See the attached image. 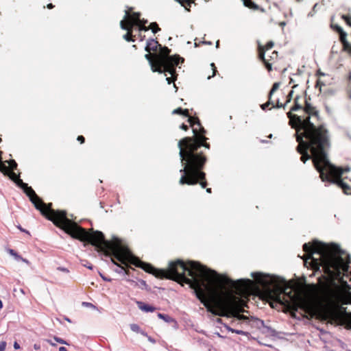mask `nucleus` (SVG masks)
<instances>
[{
    "mask_svg": "<svg viewBox=\"0 0 351 351\" xmlns=\"http://www.w3.org/2000/svg\"><path fill=\"white\" fill-rule=\"evenodd\" d=\"M86 237L79 238L74 237L73 232H68L73 238L82 241L88 242L95 245L99 251L104 252L106 255H112L111 261L117 267L115 272L123 275L128 274V271L123 266L115 262L114 259L126 264L130 262L136 267L142 268L146 272L152 274L157 278H168L184 282L195 289L202 290V287H210L215 290L228 289L237 294H243L252 291L254 288V281L250 279H239L233 280L226 276L219 275L215 271L208 269L198 262L189 261L184 263L181 260L170 262L167 269H160L154 267L151 264L146 263L136 258L130 250L121 245L118 238H114V242L107 241L104 234L100 231L88 232L83 228Z\"/></svg>",
    "mask_w": 351,
    "mask_h": 351,
    "instance_id": "1",
    "label": "nucleus"
},
{
    "mask_svg": "<svg viewBox=\"0 0 351 351\" xmlns=\"http://www.w3.org/2000/svg\"><path fill=\"white\" fill-rule=\"evenodd\" d=\"M303 250L307 254L302 258L304 264L311 259L313 268L319 269L322 267L324 273L330 278L339 277L341 271L348 269L350 255L337 245L314 241L312 244L304 243Z\"/></svg>",
    "mask_w": 351,
    "mask_h": 351,
    "instance_id": "2",
    "label": "nucleus"
},
{
    "mask_svg": "<svg viewBox=\"0 0 351 351\" xmlns=\"http://www.w3.org/2000/svg\"><path fill=\"white\" fill-rule=\"evenodd\" d=\"M207 138L204 135L197 137H185L179 141V156L183 168L180 170L182 173L179 183L182 185L196 184L198 178L204 179L206 174L201 170L203 169L207 158L198 149L202 147L210 149V144L206 143Z\"/></svg>",
    "mask_w": 351,
    "mask_h": 351,
    "instance_id": "3",
    "label": "nucleus"
},
{
    "mask_svg": "<svg viewBox=\"0 0 351 351\" xmlns=\"http://www.w3.org/2000/svg\"><path fill=\"white\" fill-rule=\"evenodd\" d=\"M304 112L305 115L303 116L293 114L291 112H287L289 125L296 131L298 130L299 132H304L306 135L311 149L315 150V147H319L323 150L328 145V130L324 125L316 127L315 123L311 121V119L318 120L319 114L318 111L306 101Z\"/></svg>",
    "mask_w": 351,
    "mask_h": 351,
    "instance_id": "4",
    "label": "nucleus"
},
{
    "mask_svg": "<svg viewBox=\"0 0 351 351\" xmlns=\"http://www.w3.org/2000/svg\"><path fill=\"white\" fill-rule=\"evenodd\" d=\"M20 187L29 197V200L34 205L35 208L40 210L42 215L45 216L49 220L53 221L56 226L63 229L66 233L73 232L74 237L79 238H84L86 237L83 228L68 219L65 211L53 210L51 208V204L46 205L36 194L32 188L28 186L27 184L23 182L22 185H20Z\"/></svg>",
    "mask_w": 351,
    "mask_h": 351,
    "instance_id": "5",
    "label": "nucleus"
},
{
    "mask_svg": "<svg viewBox=\"0 0 351 351\" xmlns=\"http://www.w3.org/2000/svg\"><path fill=\"white\" fill-rule=\"evenodd\" d=\"M20 187L29 197V200L34 205L35 208L40 210L42 215L45 216L49 220L53 221L56 226L63 229L66 233L73 232L74 237L79 238H84L86 237L83 228L68 219L65 211L53 210L51 208V204L46 205L36 194L32 188L28 186L27 184L23 182L22 185H20Z\"/></svg>",
    "mask_w": 351,
    "mask_h": 351,
    "instance_id": "6",
    "label": "nucleus"
},
{
    "mask_svg": "<svg viewBox=\"0 0 351 351\" xmlns=\"http://www.w3.org/2000/svg\"><path fill=\"white\" fill-rule=\"evenodd\" d=\"M251 276L256 280V283L263 289L271 291L273 287L280 291L276 296L277 302L295 311H298V308L305 310V302L293 293L290 287L284 279L261 272H252Z\"/></svg>",
    "mask_w": 351,
    "mask_h": 351,
    "instance_id": "7",
    "label": "nucleus"
},
{
    "mask_svg": "<svg viewBox=\"0 0 351 351\" xmlns=\"http://www.w3.org/2000/svg\"><path fill=\"white\" fill-rule=\"evenodd\" d=\"M330 138H328V145L323 150H320L319 147H315V150H312L314 154V167L319 173V177L322 182H326L333 179H341V176L345 172H348L350 168L346 167L345 168L337 167L330 163L327 158V151L330 147Z\"/></svg>",
    "mask_w": 351,
    "mask_h": 351,
    "instance_id": "8",
    "label": "nucleus"
},
{
    "mask_svg": "<svg viewBox=\"0 0 351 351\" xmlns=\"http://www.w3.org/2000/svg\"><path fill=\"white\" fill-rule=\"evenodd\" d=\"M171 50L167 47H160V53L157 56V64L162 69H164V73L167 72L170 75H173L175 71V67L178 66L180 62L184 61V58L179 56H170Z\"/></svg>",
    "mask_w": 351,
    "mask_h": 351,
    "instance_id": "9",
    "label": "nucleus"
},
{
    "mask_svg": "<svg viewBox=\"0 0 351 351\" xmlns=\"http://www.w3.org/2000/svg\"><path fill=\"white\" fill-rule=\"evenodd\" d=\"M295 135L296 136V141L299 143L297 147V151L302 155L300 160L305 163L306 160L312 158L313 162L314 163L315 156L311 148L308 146V140L306 138V135L304 134V132H299L298 130Z\"/></svg>",
    "mask_w": 351,
    "mask_h": 351,
    "instance_id": "10",
    "label": "nucleus"
},
{
    "mask_svg": "<svg viewBox=\"0 0 351 351\" xmlns=\"http://www.w3.org/2000/svg\"><path fill=\"white\" fill-rule=\"evenodd\" d=\"M238 300L237 297L231 295L230 299L219 303L215 308H208V311L216 315L225 316L228 312L234 308Z\"/></svg>",
    "mask_w": 351,
    "mask_h": 351,
    "instance_id": "11",
    "label": "nucleus"
},
{
    "mask_svg": "<svg viewBox=\"0 0 351 351\" xmlns=\"http://www.w3.org/2000/svg\"><path fill=\"white\" fill-rule=\"evenodd\" d=\"M125 16L122 21L120 22V26L122 29L127 30L128 32L123 36V38L126 40L127 41H132L134 42V40L132 38V32L133 26L129 23H128L127 19L129 18L130 16V12L128 10H125Z\"/></svg>",
    "mask_w": 351,
    "mask_h": 351,
    "instance_id": "12",
    "label": "nucleus"
},
{
    "mask_svg": "<svg viewBox=\"0 0 351 351\" xmlns=\"http://www.w3.org/2000/svg\"><path fill=\"white\" fill-rule=\"evenodd\" d=\"M191 126L193 128V132L195 134V137L200 135H204L206 130L202 126L199 120L197 117H189L188 119Z\"/></svg>",
    "mask_w": 351,
    "mask_h": 351,
    "instance_id": "13",
    "label": "nucleus"
},
{
    "mask_svg": "<svg viewBox=\"0 0 351 351\" xmlns=\"http://www.w3.org/2000/svg\"><path fill=\"white\" fill-rule=\"evenodd\" d=\"M274 46V43L272 41H269L267 43L266 46H265V48H264L262 46H259L258 47V49H259V58L264 62L267 69L270 71H271V64L269 62V60L268 59L265 58V50H268V49H270L273 47Z\"/></svg>",
    "mask_w": 351,
    "mask_h": 351,
    "instance_id": "14",
    "label": "nucleus"
},
{
    "mask_svg": "<svg viewBox=\"0 0 351 351\" xmlns=\"http://www.w3.org/2000/svg\"><path fill=\"white\" fill-rule=\"evenodd\" d=\"M155 59L152 58V56L149 53L145 55V58L148 60L149 64L151 66V69L153 72H158L159 73H164V69H162L160 66L157 64V56L155 54Z\"/></svg>",
    "mask_w": 351,
    "mask_h": 351,
    "instance_id": "15",
    "label": "nucleus"
},
{
    "mask_svg": "<svg viewBox=\"0 0 351 351\" xmlns=\"http://www.w3.org/2000/svg\"><path fill=\"white\" fill-rule=\"evenodd\" d=\"M141 13L140 12H134L132 14H130L129 18L127 19L128 23L132 25L133 27L135 25L141 24L145 25L147 23V20H141L140 19Z\"/></svg>",
    "mask_w": 351,
    "mask_h": 351,
    "instance_id": "16",
    "label": "nucleus"
},
{
    "mask_svg": "<svg viewBox=\"0 0 351 351\" xmlns=\"http://www.w3.org/2000/svg\"><path fill=\"white\" fill-rule=\"evenodd\" d=\"M328 182L330 183H333V184H336L337 185H338L339 187H341L344 193L346 194H351V187L348 185L347 184L344 183L341 179H333V180H330L328 181Z\"/></svg>",
    "mask_w": 351,
    "mask_h": 351,
    "instance_id": "17",
    "label": "nucleus"
},
{
    "mask_svg": "<svg viewBox=\"0 0 351 351\" xmlns=\"http://www.w3.org/2000/svg\"><path fill=\"white\" fill-rule=\"evenodd\" d=\"M158 47H160V45L158 43V42L154 38H149L147 40L145 50L150 53L151 51H156Z\"/></svg>",
    "mask_w": 351,
    "mask_h": 351,
    "instance_id": "18",
    "label": "nucleus"
},
{
    "mask_svg": "<svg viewBox=\"0 0 351 351\" xmlns=\"http://www.w3.org/2000/svg\"><path fill=\"white\" fill-rule=\"evenodd\" d=\"M331 27L333 29H336L337 32H339V36H340V40L342 42V43L344 45V46L348 45V43H347V41L346 40L347 34L346 32H343L342 28L337 25H331Z\"/></svg>",
    "mask_w": 351,
    "mask_h": 351,
    "instance_id": "19",
    "label": "nucleus"
},
{
    "mask_svg": "<svg viewBox=\"0 0 351 351\" xmlns=\"http://www.w3.org/2000/svg\"><path fill=\"white\" fill-rule=\"evenodd\" d=\"M136 303L138 308L144 312H154L156 310L154 306L145 304L143 302H137Z\"/></svg>",
    "mask_w": 351,
    "mask_h": 351,
    "instance_id": "20",
    "label": "nucleus"
},
{
    "mask_svg": "<svg viewBox=\"0 0 351 351\" xmlns=\"http://www.w3.org/2000/svg\"><path fill=\"white\" fill-rule=\"evenodd\" d=\"M342 319L343 324L346 325V327L348 329H351V313H348L345 312Z\"/></svg>",
    "mask_w": 351,
    "mask_h": 351,
    "instance_id": "21",
    "label": "nucleus"
},
{
    "mask_svg": "<svg viewBox=\"0 0 351 351\" xmlns=\"http://www.w3.org/2000/svg\"><path fill=\"white\" fill-rule=\"evenodd\" d=\"M130 327L133 332L140 333L143 336H147V333L145 331L143 330L138 324H131L130 325Z\"/></svg>",
    "mask_w": 351,
    "mask_h": 351,
    "instance_id": "22",
    "label": "nucleus"
},
{
    "mask_svg": "<svg viewBox=\"0 0 351 351\" xmlns=\"http://www.w3.org/2000/svg\"><path fill=\"white\" fill-rule=\"evenodd\" d=\"M125 280L129 282L132 285L134 286H138L141 288L147 287L146 282L143 280H138V282H136L129 278H125Z\"/></svg>",
    "mask_w": 351,
    "mask_h": 351,
    "instance_id": "23",
    "label": "nucleus"
},
{
    "mask_svg": "<svg viewBox=\"0 0 351 351\" xmlns=\"http://www.w3.org/2000/svg\"><path fill=\"white\" fill-rule=\"evenodd\" d=\"M158 317L167 323L176 322L175 319L173 317L167 314H162L159 313H158Z\"/></svg>",
    "mask_w": 351,
    "mask_h": 351,
    "instance_id": "24",
    "label": "nucleus"
},
{
    "mask_svg": "<svg viewBox=\"0 0 351 351\" xmlns=\"http://www.w3.org/2000/svg\"><path fill=\"white\" fill-rule=\"evenodd\" d=\"M243 4L245 7L251 9L257 10L258 6L254 2L251 0H243Z\"/></svg>",
    "mask_w": 351,
    "mask_h": 351,
    "instance_id": "25",
    "label": "nucleus"
},
{
    "mask_svg": "<svg viewBox=\"0 0 351 351\" xmlns=\"http://www.w3.org/2000/svg\"><path fill=\"white\" fill-rule=\"evenodd\" d=\"M173 114H182L186 117H188V119L189 118V110L187 109H185V110H183L182 108H178L177 109H175L173 112Z\"/></svg>",
    "mask_w": 351,
    "mask_h": 351,
    "instance_id": "26",
    "label": "nucleus"
},
{
    "mask_svg": "<svg viewBox=\"0 0 351 351\" xmlns=\"http://www.w3.org/2000/svg\"><path fill=\"white\" fill-rule=\"evenodd\" d=\"M300 99V97L299 96H296L295 98L294 99V102H295V104L294 106L291 108V111H296L299 109H301L302 108V106L300 104H299L298 103V99Z\"/></svg>",
    "mask_w": 351,
    "mask_h": 351,
    "instance_id": "27",
    "label": "nucleus"
},
{
    "mask_svg": "<svg viewBox=\"0 0 351 351\" xmlns=\"http://www.w3.org/2000/svg\"><path fill=\"white\" fill-rule=\"evenodd\" d=\"M149 29H152V32L154 34L157 33L158 32L160 31V28L158 27V24L156 23H152L149 26Z\"/></svg>",
    "mask_w": 351,
    "mask_h": 351,
    "instance_id": "28",
    "label": "nucleus"
},
{
    "mask_svg": "<svg viewBox=\"0 0 351 351\" xmlns=\"http://www.w3.org/2000/svg\"><path fill=\"white\" fill-rule=\"evenodd\" d=\"M278 87H279V83L276 82L273 84L272 88L270 90L269 93V99L271 98V95L278 88Z\"/></svg>",
    "mask_w": 351,
    "mask_h": 351,
    "instance_id": "29",
    "label": "nucleus"
},
{
    "mask_svg": "<svg viewBox=\"0 0 351 351\" xmlns=\"http://www.w3.org/2000/svg\"><path fill=\"white\" fill-rule=\"evenodd\" d=\"M341 19H343L346 23L351 27V15H341Z\"/></svg>",
    "mask_w": 351,
    "mask_h": 351,
    "instance_id": "30",
    "label": "nucleus"
},
{
    "mask_svg": "<svg viewBox=\"0 0 351 351\" xmlns=\"http://www.w3.org/2000/svg\"><path fill=\"white\" fill-rule=\"evenodd\" d=\"M8 251L9 254L13 256L16 260H19V258H21V256L19 255L14 250L9 249Z\"/></svg>",
    "mask_w": 351,
    "mask_h": 351,
    "instance_id": "31",
    "label": "nucleus"
},
{
    "mask_svg": "<svg viewBox=\"0 0 351 351\" xmlns=\"http://www.w3.org/2000/svg\"><path fill=\"white\" fill-rule=\"evenodd\" d=\"M53 339H54V340H55L56 342H58V343H59L64 344V345H69V343H68L66 341H64V339H61V338H60V337H58L55 336V337H53Z\"/></svg>",
    "mask_w": 351,
    "mask_h": 351,
    "instance_id": "32",
    "label": "nucleus"
},
{
    "mask_svg": "<svg viewBox=\"0 0 351 351\" xmlns=\"http://www.w3.org/2000/svg\"><path fill=\"white\" fill-rule=\"evenodd\" d=\"M175 74H176V71H174L173 75H171V77L166 78V80L169 84H171L173 82H174L176 80Z\"/></svg>",
    "mask_w": 351,
    "mask_h": 351,
    "instance_id": "33",
    "label": "nucleus"
},
{
    "mask_svg": "<svg viewBox=\"0 0 351 351\" xmlns=\"http://www.w3.org/2000/svg\"><path fill=\"white\" fill-rule=\"evenodd\" d=\"M137 25H138V30L139 31L147 32V31H148L149 29V27H146L144 25L138 24Z\"/></svg>",
    "mask_w": 351,
    "mask_h": 351,
    "instance_id": "34",
    "label": "nucleus"
},
{
    "mask_svg": "<svg viewBox=\"0 0 351 351\" xmlns=\"http://www.w3.org/2000/svg\"><path fill=\"white\" fill-rule=\"evenodd\" d=\"M82 306H86V307L95 308V305H93L92 303L87 302H82Z\"/></svg>",
    "mask_w": 351,
    "mask_h": 351,
    "instance_id": "35",
    "label": "nucleus"
},
{
    "mask_svg": "<svg viewBox=\"0 0 351 351\" xmlns=\"http://www.w3.org/2000/svg\"><path fill=\"white\" fill-rule=\"evenodd\" d=\"M204 180H205V178H204V179L198 178L197 182V183H196V184H197V183H198V182H199V180H200V181H201V182H200V185H201V186H202V188H206V185H207V182H206Z\"/></svg>",
    "mask_w": 351,
    "mask_h": 351,
    "instance_id": "36",
    "label": "nucleus"
},
{
    "mask_svg": "<svg viewBox=\"0 0 351 351\" xmlns=\"http://www.w3.org/2000/svg\"><path fill=\"white\" fill-rule=\"evenodd\" d=\"M232 332H234L238 335H246L247 334V332H246L243 330H237V329L232 330Z\"/></svg>",
    "mask_w": 351,
    "mask_h": 351,
    "instance_id": "37",
    "label": "nucleus"
},
{
    "mask_svg": "<svg viewBox=\"0 0 351 351\" xmlns=\"http://www.w3.org/2000/svg\"><path fill=\"white\" fill-rule=\"evenodd\" d=\"M210 66H211V67H212V69H213V73L212 76H208V80H209V79H210L212 77L215 76V74H216V72H217V69H216V67H215V64H214V63H212V64H210Z\"/></svg>",
    "mask_w": 351,
    "mask_h": 351,
    "instance_id": "38",
    "label": "nucleus"
},
{
    "mask_svg": "<svg viewBox=\"0 0 351 351\" xmlns=\"http://www.w3.org/2000/svg\"><path fill=\"white\" fill-rule=\"evenodd\" d=\"M286 105H287L286 103L285 104H282L280 103L279 101H278L276 106L273 105V108H285Z\"/></svg>",
    "mask_w": 351,
    "mask_h": 351,
    "instance_id": "39",
    "label": "nucleus"
},
{
    "mask_svg": "<svg viewBox=\"0 0 351 351\" xmlns=\"http://www.w3.org/2000/svg\"><path fill=\"white\" fill-rule=\"evenodd\" d=\"M6 347V342L5 341H1L0 343V351H5Z\"/></svg>",
    "mask_w": 351,
    "mask_h": 351,
    "instance_id": "40",
    "label": "nucleus"
},
{
    "mask_svg": "<svg viewBox=\"0 0 351 351\" xmlns=\"http://www.w3.org/2000/svg\"><path fill=\"white\" fill-rule=\"evenodd\" d=\"M57 269L58 271H62V272H64V273H69V270L67 268L63 267H58L57 268Z\"/></svg>",
    "mask_w": 351,
    "mask_h": 351,
    "instance_id": "41",
    "label": "nucleus"
},
{
    "mask_svg": "<svg viewBox=\"0 0 351 351\" xmlns=\"http://www.w3.org/2000/svg\"><path fill=\"white\" fill-rule=\"evenodd\" d=\"M293 93V90H291L289 92V93L287 95V101H286V104L290 102L291 99V97H292V95Z\"/></svg>",
    "mask_w": 351,
    "mask_h": 351,
    "instance_id": "42",
    "label": "nucleus"
},
{
    "mask_svg": "<svg viewBox=\"0 0 351 351\" xmlns=\"http://www.w3.org/2000/svg\"><path fill=\"white\" fill-rule=\"evenodd\" d=\"M10 167L14 169L16 168L17 164L14 160H12L10 163Z\"/></svg>",
    "mask_w": 351,
    "mask_h": 351,
    "instance_id": "43",
    "label": "nucleus"
},
{
    "mask_svg": "<svg viewBox=\"0 0 351 351\" xmlns=\"http://www.w3.org/2000/svg\"><path fill=\"white\" fill-rule=\"evenodd\" d=\"M269 106V102H266L265 104H263L261 106V108L263 110H265Z\"/></svg>",
    "mask_w": 351,
    "mask_h": 351,
    "instance_id": "44",
    "label": "nucleus"
},
{
    "mask_svg": "<svg viewBox=\"0 0 351 351\" xmlns=\"http://www.w3.org/2000/svg\"><path fill=\"white\" fill-rule=\"evenodd\" d=\"M278 56V52L276 51H274L272 52V55L270 56L271 59H276Z\"/></svg>",
    "mask_w": 351,
    "mask_h": 351,
    "instance_id": "45",
    "label": "nucleus"
},
{
    "mask_svg": "<svg viewBox=\"0 0 351 351\" xmlns=\"http://www.w3.org/2000/svg\"><path fill=\"white\" fill-rule=\"evenodd\" d=\"M145 337L147 338L148 341L150 343H156V340L154 338H152V337L149 336L148 335H147V336H145Z\"/></svg>",
    "mask_w": 351,
    "mask_h": 351,
    "instance_id": "46",
    "label": "nucleus"
},
{
    "mask_svg": "<svg viewBox=\"0 0 351 351\" xmlns=\"http://www.w3.org/2000/svg\"><path fill=\"white\" fill-rule=\"evenodd\" d=\"M15 182L19 186H20V185H22L23 183V180H21L20 178H17V180H15Z\"/></svg>",
    "mask_w": 351,
    "mask_h": 351,
    "instance_id": "47",
    "label": "nucleus"
},
{
    "mask_svg": "<svg viewBox=\"0 0 351 351\" xmlns=\"http://www.w3.org/2000/svg\"><path fill=\"white\" fill-rule=\"evenodd\" d=\"M77 141H80L81 143H83L85 141V138L83 136H79L77 137Z\"/></svg>",
    "mask_w": 351,
    "mask_h": 351,
    "instance_id": "48",
    "label": "nucleus"
},
{
    "mask_svg": "<svg viewBox=\"0 0 351 351\" xmlns=\"http://www.w3.org/2000/svg\"><path fill=\"white\" fill-rule=\"evenodd\" d=\"M180 128L182 129V130H187L189 128H188V126L186 125H185L184 123H182L180 126Z\"/></svg>",
    "mask_w": 351,
    "mask_h": 351,
    "instance_id": "49",
    "label": "nucleus"
},
{
    "mask_svg": "<svg viewBox=\"0 0 351 351\" xmlns=\"http://www.w3.org/2000/svg\"><path fill=\"white\" fill-rule=\"evenodd\" d=\"M14 349L18 350L20 348V345L16 341H15L14 343Z\"/></svg>",
    "mask_w": 351,
    "mask_h": 351,
    "instance_id": "50",
    "label": "nucleus"
},
{
    "mask_svg": "<svg viewBox=\"0 0 351 351\" xmlns=\"http://www.w3.org/2000/svg\"><path fill=\"white\" fill-rule=\"evenodd\" d=\"M34 348L35 350H39V349L40 348V346L39 344H36V343H35V344L34 345Z\"/></svg>",
    "mask_w": 351,
    "mask_h": 351,
    "instance_id": "51",
    "label": "nucleus"
},
{
    "mask_svg": "<svg viewBox=\"0 0 351 351\" xmlns=\"http://www.w3.org/2000/svg\"><path fill=\"white\" fill-rule=\"evenodd\" d=\"M19 260H21L23 262H24V263H27V264H29V261H28V260H27V259H25V258H22V257H21V258H19Z\"/></svg>",
    "mask_w": 351,
    "mask_h": 351,
    "instance_id": "52",
    "label": "nucleus"
},
{
    "mask_svg": "<svg viewBox=\"0 0 351 351\" xmlns=\"http://www.w3.org/2000/svg\"><path fill=\"white\" fill-rule=\"evenodd\" d=\"M258 322L261 324V326L265 327L264 322L263 320L258 319Z\"/></svg>",
    "mask_w": 351,
    "mask_h": 351,
    "instance_id": "53",
    "label": "nucleus"
},
{
    "mask_svg": "<svg viewBox=\"0 0 351 351\" xmlns=\"http://www.w3.org/2000/svg\"><path fill=\"white\" fill-rule=\"evenodd\" d=\"M47 341L52 346H56V343L51 342V340L47 339Z\"/></svg>",
    "mask_w": 351,
    "mask_h": 351,
    "instance_id": "54",
    "label": "nucleus"
},
{
    "mask_svg": "<svg viewBox=\"0 0 351 351\" xmlns=\"http://www.w3.org/2000/svg\"><path fill=\"white\" fill-rule=\"evenodd\" d=\"M59 351H67V350L65 347H60Z\"/></svg>",
    "mask_w": 351,
    "mask_h": 351,
    "instance_id": "55",
    "label": "nucleus"
},
{
    "mask_svg": "<svg viewBox=\"0 0 351 351\" xmlns=\"http://www.w3.org/2000/svg\"><path fill=\"white\" fill-rule=\"evenodd\" d=\"M225 327L226 328V329L228 330V331H230L232 332V330H234L233 328H230V326H225Z\"/></svg>",
    "mask_w": 351,
    "mask_h": 351,
    "instance_id": "56",
    "label": "nucleus"
},
{
    "mask_svg": "<svg viewBox=\"0 0 351 351\" xmlns=\"http://www.w3.org/2000/svg\"><path fill=\"white\" fill-rule=\"evenodd\" d=\"M47 7L49 9H52L54 6L52 3H49Z\"/></svg>",
    "mask_w": 351,
    "mask_h": 351,
    "instance_id": "57",
    "label": "nucleus"
},
{
    "mask_svg": "<svg viewBox=\"0 0 351 351\" xmlns=\"http://www.w3.org/2000/svg\"><path fill=\"white\" fill-rule=\"evenodd\" d=\"M18 228H19V229L21 231H22V232H27V233H28V234H29V232H28V231L25 230H24V229H23L20 226H19Z\"/></svg>",
    "mask_w": 351,
    "mask_h": 351,
    "instance_id": "58",
    "label": "nucleus"
},
{
    "mask_svg": "<svg viewBox=\"0 0 351 351\" xmlns=\"http://www.w3.org/2000/svg\"><path fill=\"white\" fill-rule=\"evenodd\" d=\"M348 80H349V85L351 86V72H350V73H349Z\"/></svg>",
    "mask_w": 351,
    "mask_h": 351,
    "instance_id": "59",
    "label": "nucleus"
},
{
    "mask_svg": "<svg viewBox=\"0 0 351 351\" xmlns=\"http://www.w3.org/2000/svg\"><path fill=\"white\" fill-rule=\"evenodd\" d=\"M183 1L187 3L189 5L191 3V2H193L194 0H183Z\"/></svg>",
    "mask_w": 351,
    "mask_h": 351,
    "instance_id": "60",
    "label": "nucleus"
},
{
    "mask_svg": "<svg viewBox=\"0 0 351 351\" xmlns=\"http://www.w3.org/2000/svg\"><path fill=\"white\" fill-rule=\"evenodd\" d=\"M86 267L89 269H93V265H87Z\"/></svg>",
    "mask_w": 351,
    "mask_h": 351,
    "instance_id": "61",
    "label": "nucleus"
},
{
    "mask_svg": "<svg viewBox=\"0 0 351 351\" xmlns=\"http://www.w3.org/2000/svg\"><path fill=\"white\" fill-rule=\"evenodd\" d=\"M317 74H318L319 75H325V74H324V73H322V72H321V71H317Z\"/></svg>",
    "mask_w": 351,
    "mask_h": 351,
    "instance_id": "62",
    "label": "nucleus"
},
{
    "mask_svg": "<svg viewBox=\"0 0 351 351\" xmlns=\"http://www.w3.org/2000/svg\"><path fill=\"white\" fill-rule=\"evenodd\" d=\"M20 292H21L23 295H25V291H24L23 289H20Z\"/></svg>",
    "mask_w": 351,
    "mask_h": 351,
    "instance_id": "63",
    "label": "nucleus"
},
{
    "mask_svg": "<svg viewBox=\"0 0 351 351\" xmlns=\"http://www.w3.org/2000/svg\"><path fill=\"white\" fill-rule=\"evenodd\" d=\"M206 192L210 193H211V189L210 188H207L206 189Z\"/></svg>",
    "mask_w": 351,
    "mask_h": 351,
    "instance_id": "64",
    "label": "nucleus"
}]
</instances>
